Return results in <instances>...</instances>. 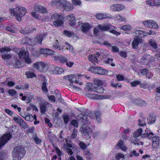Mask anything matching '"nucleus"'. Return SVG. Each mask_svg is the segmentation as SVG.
<instances>
[{
	"label": "nucleus",
	"mask_w": 160,
	"mask_h": 160,
	"mask_svg": "<svg viewBox=\"0 0 160 160\" xmlns=\"http://www.w3.org/2000/svg\"><path fill=\"white\" fill-rule=\"evenodd\" d=\"M51 3L52 7H56L57 9L66 10L73 9V5L65 0H52Z\"/></svg>",
	"instance_id": "nucleus-1"
},
{
	"label": "nucleus",
	"mask_w": 160,
	"mask_h": 160,
	"mask_svg": "<svg viewBox=\"0 0 160 160\" xmlns=\"http://www.w3.org/2000/svg\"><path fill=\"white\" fill-rule=\"evenodd\" d=\"M25 154L24 148L22 146H18L13 148L12 151L13 160H20Z\"/></svg>",
	"instance_id": "nucleus-2"
},
{
	"label": "nucleus",
	"mask_w": 160,
	"mask_h": 160,
	"mask_svg": "<svg viewBox=\"0 0 160 160\" xmlns=\"http://www.w3.org/2000/svg\"><path fill=\"white\" fill-rule=\"evenodd\" d=\"M142 137H147L149 139L152 138V145L154 147H157L158 146L160 141H159V137L157 136H154V134L150 131L147 129L145 130V133L142 134Z\"/></svg>",
	"instance_id": "nucleus-3"
},
{
	"label": "nucleus",
	"mask_w": 160,
	"mask_h": 160,
	"mask_svg": "<svg viewBox=\"0 0 160 160\" xmlns=\"http://www.w3.org/2000/svg\"><path fill=\"white\" fill-rule=\"evenodd\" d=\"M80 76L79 74H70L68 75L65 76L64 77V78L66 80L68 81L70 83L69 84V86L72 88L73 89L76 90L78 91H80L81 90V89L80 88L78 87L75 85L74 84V79H76V78L78 76Z\"/></svg>",
	"instance_id": "nucleus-4"
},
{
	"label": "nucleus",
	"mask_w": 160,
	"mask_h": 160,
	"mask_svg": "<svg viewBox=\"0 0 160 160\" xmlns=\"http://www.w3.org/2000/svg\"><path fill=\"white\" fill-rule=\"evenodd\" d=\"M47 36V35L45 33L40 34L37 35L34 39L29 38L28 39V41L31 44H35L37 43L41 45L42 41L46 38Z\"/></svg>",
	"instance_id": "nucleus-5"
},
{
	"label": "nucleus",
	"mask_w": 160,
	"mask_h": 160,
	"mask_svg": "<svg viewBox=\"0 0 160 160\" xmlns=\"http://www.w3.org/2000/svg\"><path fill=\"white\" fill-rule=\"evenodd\" d=\"M12 49L9 47L5 46L4 47L0 48V52L2 53L1 55V57L3 59H10L12 56L11 53H7L10 52Z\"/></svg>",
	"instance_id": "nucleus-6"
},
{
	"label": "nucleus",
	"mask_w": 160,
	"mask_h": 160,
	"mask_svg": "<svg viewBox=\"0 0 160 160\" xmlns=\"http://www.w3.org/2000/svg\"><path fill=\"white\" fill-rule=\"evenodd\" d=\"M13 119L23 129H25L29 128V126L28 124L20 116L18 115L17 116H14L13 118Z\"/></svg>",
	"instance_id": "nucleus-7"
},
{
	"label": "nucleus",
	"mask_w": 160,
	"mask_h": 160,
	"mask_svg": "<svg viewBox=\"0 0 160 160\" xmlns=\"http://www.w3.org/2000/svg\"><path fill=\"white\" fill-rule=\"evenodd\" d=\"M33 67L41 72L44 71L47 69L46 64L42 62H37L33 65Z\"/></svg>",
	"instance_id": "nucleus-8"
},
{
	"label": "nucleus",
	"mask_w": 160,
	"mask_h": 160,
	"mask_svg": "<svg viewBox=\"0 0 160 160\" xmlns=\"http://www.w3.org/2000/svg\"><path fill=\"white\" fill-rule=\"evenodd\" d=\"M12 137V134L10 133H7L4 134L3 136L0 139V149H1Z\"/></svg>",
	"instance_id": "nucleus-9"
},
{
	"label": "nucleus",
	"mask_w": 160,
	"mask_h": 160,
	"mask_svg": "<svg viewBox=\"0 0 160 160\" xmlns=\"http://www.w3.org/2000/svg\"><path fill=\"white\" fill-rule=\"evenodd\" d=\"M10 13L12 16H15L18 21H21V18L25 14L24 11H10Z\"/></svg>",
	"instance_id": "nucleus-10"
},
{
	"label": "nucleus",
	"mask_w": 160,
	"mask_h": 160,
	"mask_svg": "<svg viewBox=\"0 0 160 160\" xmlns=\"http://www.w3.org/2000/svg\"><path fill=\"white\" fill-rule=\"evenodd\" d=\"M85 95L87 97L93 99H107L110 97V96L108 95H100L96 94L87 93L85 94Z\"/></svg>",
	"instance_id": "nucleus-11"
},
{
	"label": "nucleus",
	"mask_w": 160,
	"mask_h": 160,
	"mask_svg": "<svg viewBox=\"0 0 160 160\" xmlns=\"http://www.w3.org/2000/svg\"><path fill=\"white\" fill-rule=\"evenodd\" d=\"M100 54L99 52H96L95 54H90L88 57V60L95 65L98 63V58L99 57Z\"/></svg>",
	"instance_id": "nucleus-12"
},
{
	"label": "nucleus",
	"mask_w": 160,
	"mask_h": 160,
	"mask_svg": "<svg viewBox=\"0 0 160 160\" xmlns=\"http://www.w3.org/2000/svg\"><path fill=\"white\" fill-rule=\"evenodd\" d=\"M98 28L103 31H105L111 29H115V26L112 25L111 24H106L98 25Z\"/></svg>",
	"instance_id": "nucleus-13"
},
{
	"label": "nucleus",
	"mask_w": 160,
	"mask_h": 160,
	"mask_svg": "<svg viewBox=\"0 0 160 160\" xmlns=\"http://www.w3.org/2000/svg\"><path fill=\"white\" fill-rule=\"evenodd\" d=\"M143 24L148 28H156L158 27V25L156 22L151 20L144 21L143 22Z\"/></svg>",
	"instance_id": "nucleus-14"
},
{
	"label": "nucleus",
	"mask_w": 160,
	"mask_h": 160,
	"mask_svg": "<svg viewBox=\"0 0 160 160\" xmlns=\"http://www.w3.org/2000/svg\"><path fill=\"white\" fill-rule=\"evenodd\" d=\"M78 28H80V29L84 32H86L91 28V27L88 23H85L78 24L77 26Z\"/></svg>",
	"instance_id": "nucleus-15"
},
{
	"label": "nucleus",
	"mask_w": 160,
	"mask_h": 160,
	"mask_svg": "<svg viewBox=\"0 0 160 160\" xmlns=\"http://www.w3.org/2000/svg\"><path fill=\"white\" fill-rule=\"evenodd\" d=\"M92 126V125L91 124H88V126L86 127L85 128H81L80 130L82 134L84 135L86 134H89L92 130L91 128V127Z\"/></svg>",
	"instance_id": "nucleus-16"
},
{
	"label": "nucleus",
	"mask_w": 160,
	"mask_h": 160,
	"mask_svg": "<svg viewBox=\"0 0 160 160\" xmlns=\"http://www.w3.org/2000/svg\"><path fill=\"white\" fill-rule=\"evenodd\" d=\"M142 40L138 36L136 37L132 42V46L133 49H137L138 48V45L141 42Z\"/></svg>",
	"instance_id": "nucleus-17"
},
{
	"label": "nucleus",
	"mask_w": 160,
	"mask_h": 160,
	"mask_svg": "<svg viewBox=\"0 0 160 160\" xmlns=\"http://www.w3.org/2000/svg\"><path fill=\"white\" fill-rule=\"evenodd\" d=\"M76 119L78 122L83 124H85L88 119L87 116L82 114H78L77 116Z\"/></svg>",
	"instance_id": "nucleus-18"
},
{
	"label": "nucleus",
	"mask_w": 160,
	"mask_h": 160,
	"mask_svg": "<svg viewBox=\"0 0 160 160\" xmlns=\"http://www.w3.org/2000/svg\"><path fill=\"white\" fill-rule=\"evenodd\" d=\"M154 59V58L150 55H145L144 56L142 57V60H144V61H142L141 64H147L148 63H152L153 62Z\"/></svg>",
	"instance_id": "nucleus-19"
},
{
	"label": "nucleus",
	"mask_w": 160,
	"mask_h": 160,
	"mask_svg": "<svg viewBox=\"0 0 160 160\" xmlns=\"http://www.w3.org/2000/svg\"><path fill=\"white\" fill-rule=\"evenodd\" d=\"M142 130L141 128L138 129L136 131L133 133V137L132 138V142H138L137 141V138L141 135Z\"/></svg>",
	"instance_id": "nucleus-20"
},
{
	"label": "nucleus",
	"mask_w": 160,
	"mask_h": 160,
	"mask_svg": "<svg viewBox=\"0 0 160 160\" xmlns=\"http://www.w3.org/2000/svg\"><path fill=\"white\" fill-rule=\"evenodd\" d=\"M67 19L70 21L69 24L72 26H73L76 23V21L75 17L72 14H70L67 15L66 17Z\"/></svg>",
	"instance_id": "nucleus-21"
},
{
	"label": "nucleus",
	"mask_w": 160,
	"mask_h": 160,
	"mask_svg": "<svg viewBox=\"0 0 160 160\" xmlns=\"http://www.w3.org/2000/svg\"><path fill=\"white\" fill-rule=\"evenodd\" d=\"M64 18L63 16H60L59 18L54 21L53 22V25L55 27H58L62 25L63 24Z\"/></svg>",
	"instance_id": "nucleus-22"
},
{
	"label": "nucleus",
	"mask_w": 160,
	"mask_h": 160,
	"mask_svg": "<svg viewBox=\"0 0 160 160\" xmlns=\"http://www.w3.org/2000/svg\"><path fill=\"white\" fill-rule=\"evenodd\" d=\"M54 60L59 61L63 63H65L68 58L66 56L61 55L54 56Z\"/></svg>",
	"instance_id": "nucleus-23"
},
{
	"label": "nucleus",
	"mask_w": 160,
	"mask_h": 160,
	"mask_svg": "<svg viewBox=\"0 0 160 160\" xmlns=\"http://www.w3.org/2000/svg\"><path fill=\"white\" fill-rule=\"evenodd\" d=\"M111 9L113 10H122L125 9L124 6L122 4H116L111 6Z\"/></svg>",
	"instance_id": "nucleus-24"
},
{
	"label": "nucleus",
	"mask_w": 160,
	"mask_h": 160,
	"mask_svg": "<svg viewBox=\"0 0 160 160\" xmlns=\"http://www.w3.org/2000/svg\"><path fill=\"white\" fill-rule=\"evenodd\" d=\"M41 112L42 114H44L46 111V107L48 106L50 107L52 105L49 103L46 102L45 103H42L40 105Z\"/></svg>",
	"instance_id": "nucleus-25"
},
{
	"label": "nucleus",
	"mask_w": 160,
	"mask_h": 160,
	"mask_svg": "<svg viewBox=\"0 0 160 160\" xmlns=\"http://www.w3.org/2000/svg\"><path fill=\"white\" fill-rule=\"evenodd\" d=\"M21 115L23 118L26 120L29 121H32L34 120V119H36V116L34 115V117L31 114H24V116H22V115Z\"/></svg>",
	"instance_id": "nucleus-26"
},
{
	"label": "nucleus",
	"mask_w": 160,
	"mask_h": 160,
	"mask_svg": "<svg viewBox=\"0 0 160 160\" xmlns=\"http://www.w3.org/2000/svg\"><path fill=\"white\" fill-rule=\"evenodd\" d=\"M98 85L97 84L89 83L87 87V88L89 91H96Z\"/></svg>",
	"instance_id": "nucleus-27"
},
{
	"label": "nucleus",
	"mask_w": 160,
	"mask_h": 160,
	"mask_svg": "<svg viewBox=\"0 0 160 160\" xmlns=\"http://www.w3.org/2000/svg\"><path fill=\"white\" fill-rule=\"evenodd\" d=\"M147 3L151 6L159 5H160V0H147Z\"/></svg>",
	"instance_id": "nucleus-28"
},
{
	"label": "nucleus",
	"mask_w": 160,
	"mask_h": 160,
	"mask_svg": "<svg viewBox=\"0 0 160 160\" xmlns=\"http://www.w3.org/2000/svg\"><path fill=\"white\" fill-rule=\"evenodd\" d=\"M133 101L135 104L141 106H144L146 105V103L144 101L140 99H135Z\"/></svg>",
	"instance_id": "nucleus-29"
},
{
	"label": "nucleus",
	"mask_w": 160,
	"mask_h": 160,
	"mask_svg": "<svg viewBox=\"0 0 160 160\" xmlns=\"http://www.w3.org/2000/svg\"><path fill=\"white\" fill-rule=\"evenodd\" d=\"M117 146L124 151H126L128 149L127 148L125 145L122 140H120L118 142Z\"/></svg>",
	"instance_id": "nucleus-30"
},
{
	"label": "nucleus",
	"mask_w": 160,
	"mask_h": 160,
	"mask_svg": "<svg viewBox=\"0 0 160 160\" xmlns=\"http://www.w3.org/2000/svg\"><path fill=\"white\" fill-rule=\"evenodd\" d=\"M52 71L53 74H60L62 73L64 71L63 69L61 68L58 67H56L52 70Z\"/></svg>",
	"instance_id": "nucleus-31"
},
{
	"label": "nucleus",
	"mask_w": 160,
	"mask_h": 160,
	"mask_svg": "<svg viewBox=\"0 0 160 160\" xmlns=\"http://www.w3.org/2000/svg\"><path fill=\"white\" fill-rule=\"evenodd\" d=\"M97 68V73L102 75H105L107 74L108 73L107 71L102 67H98Z\"/></svg>",
	"instance_id": "nucleus-32"
},
{
	"label": "nucleus",
	"mask_w": 160,
	"mask_h": 160,
	"mask_svg": "<svg viewBox=\"0 0 160 160\" xmlns=\"http://www.w3.org/2000/svg\"><path fill=\"white\" fill-rule=\"evenodd\" d=\"M96 16L98 19L100 20L110 18L107 14L104 13H98L96 14Z\"/></svg>",
	"instance_id": "nucleus-33"
},
{
	"label": "nucleus",
	"mask_w": 160,
	"mask_h": 160,
	"mask_svg": "<svg viewBox=\"0 0 160 160\" xmlns=\"http://www.w3.org/2000/svg\"><path fill=\"white\" fill-rule=\"evenodd\" d=\"M156 120L155 116L153 115H150L148 118V124H151L153 123Z\"/></svg>",
	"instance_id": "nucleus-34"
},
{
	"label": "nucleus",
	"mask_w": 160,
	"mask_h": 160,
	"mask_svg": "<svg viewBox=\"0 0 160 160\" xmlns=\"http://www.w3.org/2000/svg\"><path fill=\"white\" fill-rule=\"evenodd\" d=\"M53 47L54 49L60 50L62 49V48L60 47L59 44H58V41L57 40H55V42L53 46Z\"/></svg>",
	"instance_id": "nucleus-35"
},
{
	"label": "nucleus",
	"mask_w": 160,
	"mask_h": 160,
	"mask_svg": "<svg viewBox=\"0 0 160 160\" xmlns=\"http://www.w3.org/2000/svg\"><path fill=\"white\" fill-rule=\"evenodd\" d=\"M47 81L45 80H44V81L43 82L42 86V91L45 92H48V89L47 87Z\"/></svg>",
	"instance_id": "nucleus-36"
},
{
	"label": "nucleus",
	"mask_w": 160,
	"mask_h": 160,
	"mask_svg": "<svg viewBox=\"0 0 160 160\" xmlns=\"http://www.w3.org/2000/svg\"><path fill=\"white\" fill-rule=\"evenodd\" d=\"M113 59L112 58H108L107 59L105 60V62L107 64H110L112 67H114L115 65L112 63Z\"/></svg>",
	"instance_id": "nucleus-37"
},
{
	"label": "nucleus",
	"mask_w": 160,
	"mask_h": 160,
	"mask_svg": "<svg viewBox=\"0 0 160 160\" xmlns=\"http://www.w3.org/2000/svg\"><path fill=\"white\" fill-rule=\"evenodd\" d=\"M149 44L154 49H156L157 48V44L154 40L151 39L149 41Z\"/></svg>",
	"instance_id": "nucleus-38"
},
{
	"label": "nucleus",
	"mask_w": 160,
	"mask_h": 160,
	"mask_svg": "<svg viewBox=\"0 0 160 160\" xmlns=\"http://www.w3.org/2000/svg\"><path fill=\"white\" fill-rule=\"evenodd\" d=\"M149 44L154 49H156L157 48V44L154 40L151 39L149 41Z\"/></svg>",
	"instance_id": "nucleus-39"
},
{
	"label": "nucleus",
	"mask_w": 160,
	"mask_h": 160,
	"mask_svg": "<svg viewBox=\"0 0 160 160\" xmlns=\"http://www.w3.org/2000/svg\"><path fill=\"white\" fill-rule=\"evenodd\" d=\"M137 34L140 35V37H144L147 36V33L146 32H143L140 30H138L136 31L135 32Z\"/></svg>",
	"instance_id": "nucleus-40"
},
{
	"label": "nucleus",
	"mask_w": 160,
	"mask_h": 160,
	"mask_svg": "<svg viewBox=\"0 0 160 160\" xmlns=\"http://www.w3.org/2000/svg\"><path fill=\"white\" fill-rule=\"evenodd\" d=\"M120 28L125 31H128L131 29V27L130 25H127L122 27H120Z\"/></svg>",
	"instance_id": "nucleus-41"
},
{
	"label": "nucleus",
	"mask_w": 160,
	"mask_h": 160,
	"mask_svg": "<svg viewBox=\"0 0 160 160\" xmlns=\"http://www.w3.org/2000/svg\"><path fill=\"white\" fill-rule=\"evenodd\" d=\"M85 156L87 160H91L92 158L93 155L89 152L87 151L85 153Z\"/></svg>",
	"instance_id": "nucleus-42"
},
{
	"label": "nucleus",
	"mask_w": 160,
	"mask_h": 160,
	"mask_svg": "<svg viewBox=\"0 0 160 160\" xmlns=\"http://www.w3.org/2000/svg\"><path fill=\"white\" fill-rule=\"evenodd\" d=\"M34 8L35 10H45L46 9L45 7L37 4L35 5Z\"/></svg>",
	"instance_id": "nucleus-43"
},
{
	"label": "nucleus",
	"mask_w": 160,
	"mask_h": 160,
	"mask_svg": "<svg viewBox=\"0 0 160 160\" xmlns=\"http://www.w3.org/2000/svg\"><path fill=\"white\" fill-rule=\"evenodd\" d=\"M26 75L28 78H32L33 77L36 76V75L34 73L30 71L26 72Z\"/></svg>",
	"instance_id": "nucleus-44"
},
{
	"label": "nucleus",
	"mask_w": 160,
	"mask_h": 160,
	"mask_svg": "<svg viewBox=\"0 0 160 160\" xmlns=\"http://www.w3.org/2000/svg\"><path fill=\"white\" fill-rule=\"evenodd\" d=\"M18 55L19 58H24L27 56L26 52L22 50L21 51L19 52Z\"/></svg>",
	"instance_id": "nucleus-45"
},
{
	"label": "nucleus",
	"mask_w": 160,
	"mask_h": 160,
	"mask_svg": "<svg viewBox=\"0 0 160 160\" xmlns=\"http://www.w3.org/2000/svg\"><path fill=\"white\" fill-rule=\"evenodd\" d=\"M124 154L120 152L118 153L115 155V158L117 160H119L122 158H124Z\"/></svg>",
	"instance_id": "nucleus-46"
},
{
	"label": "nucleus",
	"mask_w": 160,
	"mask_h": 160,
	"mask_svg": "<svg viewBox=\"0 0 160 160\" xmlns=\"http://www.w3.org/2000/svg\"><path fill=\"white\" fill-rule=\"evenodd\" d=\"M21 62L17 60H16L13 64V66L15 67L19 68L21 66Z\"/></svg>",
	"instance_id": "nucleus-47"
},
{
	"label": "nucleus",
	"mask_w": 160,
	"mask_h": 160,
	"mask_svg": "<svg viewBox=\"0 0 160 160\" xmlns=\"http://www.w3.org/2000/svg\"><path fill=\"white\" fill-rule=\"evenodd\" d=\"M15 8L11 9L10 10H14L16 9V10H25V9L24 7L21 6L20 5L18 4L15 5Z\"/></svg>",
	"instance_id": "nucleus-48"
},
{
	"label": "nucleus",
	"mask_w": 160,
	"mask_h": 160,
	"mask_svg": "<svg viewBox=\"0 0 160 160\" xmlns=\"http://www.w3.org/2000/svg\"><path fill=\"white\" fill-rule=\"evenodd\" d=\"M139 155V153L138 152H137L136 151L134 150H133L132 152H131L129 155V157H132L133 156L135 157H137Z\"/></svg>",
	"instance_id": "nucleus-49"
},
{
	"label": "nucleus",
	"mask_w": 160,
	"mask_h": 160,
	"mask_svg": "<svg viewBox=\"0 0 160 160\" xmlns=\"http://www.w3.org/2000/svg\"><path fill=\"white\" fill-rule=\"evenodd\" d=\"M95 92L98 93H102L103 92L104 89L103 87L98 85V87L97 88L96 91Z\"/></svg>",
	"instance_id": "nucleus-50"
},
{
	"label": "nucleus",
	"mask_w": 160,
	"mask_h": 160,
	"mask_svg": "<svg viewBox=\"0 0 160 160\" xmlns=\"http://www.w3.org/2000/svg\"><path fill=\"white\" fill-rule=\"evenodd\" d=\"M67 61L65 62L67 66L70 68L72 67L74 64L73 62H70L68 58L67 59Z\"/></svg>",
	"instance_id": "nucleus-51"
},
{
	"label": "nucleus",
	"mask_w": 160,
	"mask_h": 160,
	"mask_svg": "<svg viewBox=\"0 0 160 160\" xmlns=\"http://www.w3.org/2000/svg\"><path fill=\"white\" fill-rule=\"evenodd\" d=\"M77 129L75 128L73 129L71 136L72 138L73 139H75L77 136Z\"/></svg>",
	"instance_id": "nucleus-52"
},
{
	"label": "nucleus",
	"mask_w": 160,
	"mask_h": 160,
	"mask_svg": "<svg viewBox=\"0 0 160 160\" xmlns=\"http://www.w3.org/2000/svg\"><path fill=\"white\" fill-rule=\"evenodd\" d=\"M98 67H91L90 68L89 70L91 72L97 73V72Z\"/></svg>",
	"instance_id": "nucleus-53"
},
{
	"label": "nucleus",
	"mask_w": 160,
	"mask_h": 160,
	"mask_svg": "<svg viewBox=\"0 0 160 160\" xmlns=\"http://www.w3.org/2000/svg\"><path fill=\"white\" fill-rule=\"evenodd\" d=\"M60 16H62V15H60L57 13L53 14L51 18L52 19H58L59 18Z\"/></svg>",
	"instance_id": "nucleus-54"
},
{
	"label": "nucleus",
	"mask_w": 160,
	"mask_h": 160,
	"mask_svg": "<svg viewBox=\"0 0 160 160\" xmlns=\"http://www.w3.org/2000/svg\"><path fill=\"white\" fill-rule=\"evenodd\" d=\"M114 29H111L109 30V32L112 33L116 36H118L120 34V32H117V31L114 30Z\"/></svg>",
	"instance_id": "nucleus-55"
},
{
	"label": "nucleus",
	"mask_w": 160,
	"mask_h": 160,
	"mask_svg": "<svg viewBox=\"0 0 160 160\" xmlns=\"http://www.w3.org/2000/svg\"><path fill=\"white\" fill-rule=\"evenodd\" d=\"M72 4L75 5H80L81 3V2L79 0H72Z\"/></svg>",
	"instance_id": "nucleus-56"
},
{
	"label": "nucleus",
	"mask_w": 160,
	"mask_h": 160,
	"mask_svg": "<svg viewBox=\"0 0 160 160\" xmlns=\"http://www.w3.org/2000/svg\"><path fill=\"white\" fill-rule=\"evenodd\" d=\"M33 139L34 140L35 142L37 144H39L41 142V140L38 138L36 136H34L33 138Z\"/></svg>",
	"instance_id": "nucleus-57"
},
{
	"label": "nucleus",
	"mask_w": 160,
	"mask_h": 160,
	"mask_svg": "<svg viewBox=\"0 0 160 160\" xmlns=\"http://www.w3.org/2000/svg\"><path fill=\"white\" fill-rule=\"evenodd\" d=\"M66 43L67 49L71 51H73L74 49L72 46L67 42H66Z\"/></svg>",
	"instance_id": "nucleus-58"
},
{
	"label": "nucleus",
	"mask_w": 160,
	"mask_h": 160,
	"mask_svg": "<svg viewBox=\"0 0 160 160\" xmlns=\"http://www.w3.org/2000/svg\"><path fill=\"white\" fill-rule=\"evenodd\" d=\"M118 81H123L124 79V77L122 75L118 74L116 76Z\"/></svg>",
	"instance_id": "nucleus-59"
},
{
	"label": "nucleus",
	"mask_w": 160,
	"mask_h": 160,
	"mask_svg": "<svg viewBox=\"0 0 160 160\" xmlns=\"http://www.w3.org/2000/svg\"><path fill=\"white\" fill-rule=\"evenodd\" d=\"M79 145L80 148L83 149H85L87 147V145L82 142H79Z\"/></svg>",
	"instance_id": "nucleus-60"
},
{
	"label": "nucleus",
	"mask_w": 160,
	"mask_h": 160,
	"mask_svg": "<svg viewBox=\"0 0 160 160\" xmlns=\"http://www.w3.org/2000/svg\"><path fill=\"white\" fill-rule=\"evenodd\" d=\"M47 49L41 48L39 50L40 53L45 55H47Z\"/></svg>",
	"instance_id": "nucleus-61"
},
{
	"label": "nucleus",
	"mask_w": 160,
	"mask_h": 160,
	"mask_svg": "<svg viewBox=\"0 0 160 160\" xmlns=\"http://www.w3.org/2000/svg\"><path fill=\"white\" fill-rule=\"evenodd\" d=\"M140 83V82L138 81H133L131 83V85L133 87H136Z\"/></svg>",
	"instance_id": "nucleus-62"
},
{
	"label": "nucleus",
	"mask_w": 160,
	"mask_h": 160,
	"mask_svg": "<svg viewBox=\"0 0 160 160\" xmlns=\"http://www.w3.org/2000/svg\"><path fill=\"white\" fill-rule=\"evenodd\" d=\"M148 70L147 68H144L141 71V73L142 75H147L148 73Z\"/></svg>",
	"instance_id": "nucleus-63"
},
{
	"label": "nucleus",
	"mask_w": 160,
	"mask_h": 160,
	"mask_svg": "<svg viewBox=\"0 0 160 160\" xmlns=\"http://www.w3.org/2000/svg\"><path fill=\"white\" fill-rule=\"evenodd\" d=\"M47 55H53L54 54V52L52 50L50 49H47Z\"/></svg>",
	"instance_id": "nucleus-64"
}]
</instances>
